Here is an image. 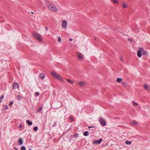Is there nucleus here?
<instances>
[{"label":"nucleus","instance_id":"nucleus-19","mask_svg":"<svg viewBox=\"0 0 150 150\" xmlns=\"http://www.w3.org/2000/svg\"><path fill=\"white\" fill-rule=\"evenodd\" d=\"M111 1L114 4H118V1L116 0H111Z\"/></svg>","mask_w":150,"mask_h":150},{"label":"nucleus","instance_id":"nucleus-40","mask_svg":"<svg viewBox=\"0 0 150 150\" xmlns=\"http://www.w3.org/2000/svg\"><path fill=\"white\" fill-rule=\"evenodd\" d=\"M120 59L122 61V58H120Z\"/></svg>","mask_w":150,"mask_h":150},{"label":"nucleus","instance_id":"nucleus-23","mask_svg":"<svg viewBox=\"0 0 150 150\" xmlns=\"http://www.w3.org/2000/svg\"><path fill=\"white\" fill-rule=\"evenodd\" d=\"M83 134L85 136H87L88 135L89 132L88 131L85 132H84Z\"/></svg>","mask_w":150,"mask_h":150},{"label":"nucleus","instance_id":"nucleus-41","mask_svg":"<svg viewBox=\"0 0 150 150\" xmlns=\"http://www.w3.org/2000/svg\"><path fill=\"white\" fill-rule=\"evenodd\" d=\"M128 40H130L131 42H132V41L130 40V39H129Z\"/></svg>","mask_w":150,"mask_h":150},{"label":"nucleus","instance_id":"nucleus-34","mask_svg":"<svg viewBox=\"0 0 150 150\" xmlns=\"http://www.w3.org/2000/svg\"><path fill=\"white\" fill-rule=\"evenodd\" d=\"M22 125H21V124H20V125L19 126H18V127L20 128H22Z\"/></svg>","mask_w":150,"mask_h":150},{"label":"nucleus","instance_id":"nucleus-20","mask_svg":"<svg viewBox=\"0 0 150 150\" xmlns=\"http://www.w3.org/2000/svg\"><path fill=\"white\" fill-rule=\"evenodd\" d=\"M144 88L145 89L149 90V87L146 84H144Z\"/></svg>","mask_w":150,"mask_h":150},{"label":"nucleus","instance_id":"nucleus-27","mask_svg":"<svg viewBox=\"0 0 150 150\" xmlns=\"http://www.w3.org/2000/svg\"><path fill=\"white\" fill-rule=\"evenodd\" d=\"M132 103H133V105L134 106H137L138 105V104L137 103L134 102V101H133L132 102Z\"/></svg>","mask_w":150,"mask_h":150},{"label":"nucleus","instance_id":"nucleus-5","mask_svg":"<svg viewBox=\"0 0 150 150\" xmlns=\"http://www.w3.org/2000/svg\"><path fill=\"white\" fill-rule=\"evenodd\" d=\"M67 22L66 20H64L62 21V25L63 28L66 29L67 27Z\"/></svg>","mask_w":150,"mask_h":150},{"label":"nucleus","instance_id":"nucleus-39","mask_svg":"<svg viewBox=\"0 0 150 150\" xmlns=\"http://www.w3.org/2000/svg\"><path fill=\"white\" fill-rule=\"evenodd\" d=\"M122 84H123V85H124V84H125V83L124 82H122Z\"/></svg>","mask_w":150,"mask_h":150},{"label":"nucleus","instance_id":"nucleus-32","mask_svg":"<svg viewBox=\"0 0 150 150\" xmlns=\"http://www.w3.org/2000/svg\"><path fill=\"white\" fill-rule=\"evenodd\" d=\"M39 93L38 92H36L35 93V95L37 96H38L39 95Z\"/></svg>","mask_w":150,"mask_h":150},{"label":"nucleus","instance_id":"nucleus-3","mask_svg":"<svg viewBox=\"0 0 150 150\" xmlns=\"http://www.w3.org/2000/svg\"><path fill=\"white\" fill-rule=\"evenodd\" d=\"M34 36L38 41L40 42H42V39L41 36L40 35L37 33H35L34 34Z\"/></svg>","mask_w":150,"mask_h":150},{"label":"nucleus","instance_id":"nucleus-28","mask_svg":"<svg viewBox=\"0 0 150 150\" xmlns=\"http://www.w3.org/2000/svg\"><path fill=\"white\" fill-rule=\"evenodd\" d=\"M17 97L18 100H19L21 98V96L20 95H17Z\"/></svg>","mask_w":150,"mask_h":150},{"label":"nucleus","instance_id":"nucleus-26","mask_svg":"<svg viewBox=\"0 0 150 150\" xmlns=\"http://www.w3.org/2000/svg\"><path fill=\"white\" fill-rule=\"evenodd\" d=\"M4 96L3 95H2L1 97H0V103L1 102V100L4 99Z\"/></svg>","mask_w":150,"mask_h":150},{"label":"nucleus","instance_id":"nucleus-31","mask_svg":"<svg viewBox=\"0 0 150 150\" xmlns=\"http://www.w3.org/2000/svg\"><path fill=\"white\" fill-rule=\"evenodd\" d=\"M58 41L59 42L61 41V38L60 37H58Z\"/></svg>","mask_w":150,"mask_h":150},{"label":"nucleus","instance_id":"nucleus-18","mask_svg":"<svg viewBox=\"0 0 150 150\" xmlns=\"http://www.w3.org/2000/svg\"><path fill=\"white\" fill-rule=\"evenodd\" d=\"M122 79L121 78H117L116 79L117 81L119 83L120 82L122 81Z\"/></svg>","mask_w":150,"mask_h":150},{"label":"nucleus","instance_id":"nucleus-7","mask_svg":"<svg viewBox=\"0 0 150 150\" xmlns=\"http://www.w3.org/2000/svg\"><path fill=\"white\" fill-rule=\"evenodd\" d=\"M78 85L81 86H83L86 85V83L85 82L83 81H79L78 82Z\"/></svg>","mask_w":150,"mask_h":150},{"label":"nucleus","instance_id":"nucleus-21","mask_svg":"<svg viewBox=\"0 0 150 150\" xmlns=\"http://www.w3.org/2000/svg\"><path fill=\"white\" fill-rule=\"evenodd\" d=\"M125 143L127 145H129L131 144V142L129 141L128 140L126 141L125 142Z\"/></svg>","mask_w":150,"mask_h":150},{"label":"nucleus","instance_id":"nucleus-24","mask_svg":"<svg viewBox=\"0 0 150 150\" xmlns=\"http://www.w3.org/2000/svg\"><path fill=\"white\" fill-rule=\"evenodd\" d=\"M66 80L70 83L71 84H73L74 83V82L68 79H66Z\"/></svg>","mask_w":150,"mask_h":150},{"label":"nucleus","instance_id":"nucleus-38","mask_svg":"<svg viewBox=\"0 0 150 150\" xmlns=\"http://www.w3.org/2000/svg\"><path fill=\"white\" fill-rule=\"evenodd\" d=\"M92 127H91V126H90L88 127V128L90 129V128H92Z\"/></svg>","mask_w":150,"mask_h":150},{"label":"nucleus","instance_id":"nucleus-11","mask_svg":"<svg viewBox=\"0 0 150 150\" xmlns=\"http://www.w3.org/2000/svg\"><path fill=\"white\" fill-rule=\"evenodd\" d=\"M40 78L42 79H43L45 77V74H44L42 73L40 75Z\"/></svg>","mask_w":150,"mask_h":150},{"label":"nucleus","instance_id":"nucleus-6","mask_svg":"<svg viewBox=\"0 0 150 150\" xmlns=\"http://www.w3.org/2000/svg\"><path fill=\"white\" fill-rule=\"evenodd\" d=\"M76 54L79 59H82L83 57V56L79 52H76Z\"/></svg>","mask_w":150,"mask_h":150},{"label":"nucleus","instance_id":"nucleus-36","mask_svg":"<svg viewBox=\"0 0 150 150\" xmlns=\"http://www.w3.org/2000/svg\"><path fill=\"white\" fill-rule=\"evenodd\" d=\"M70 119H71V121H73V120H74L73 119V118H70Z\"/></svg>","mask_w":150,"mask_h":150},{"label":"nucleus","instance_id":"nucleus-2","mask_svg":"<svg viewBox=\"0 0 150 150\" xmlns=\"http://www.w3.org/2000/svg\"><path fill=\"white\" fill-rule=\"evenodd\" d=\"M47 7L49 9L54 12H56L58 11L57 7L54 5L51 4L49 5H47Z\"/></svg>","mask_w":150,"mask_h":150},{"label":"nucleus","instance_id":"nucleus-33","mask_svg":"<svg viewBox=\"0 0 150 150\" xmlns=\"http://www.w3.org/2000/svg\"><path fill=\"white\" fill-rule=\"evenodd\" d=\"M13 103V102H11L10 103H9V106H10V107H11V105H12Z\"/></svg>","mask_w":150,"mask_h":150},{"label":"nucleus","instance_id":"nucleus-15","mask_svg":"<svg viewBox=\"0 0 150 150\" xmlns=\"http://www.w3.org/2000/svg\"><path fill=\"white\" fill-rule=\"evenodd\" d=\"M131 123L132 124H133L134 125H137L138 124V123L137 122L135 121H133L131 122Z\"/></svg>","mask_w":150,"mask_h":150},{"label":"nucleus","instance_id":"nucleus-8","mask_svg":"<svg viewBox=\"0 0 150 150\" xmlns=\"http://www.w3.org/2000/svg\"><path fill=\"white\" fill-rule=\"evenodd\" d=\"M102 140L103 139H100L98 140H93V144H100Z\"/></svg>","mask_w":150,"mask_h":150},{"label":"nucleus","instance_id":"nucleus-30","mask_svg":"<svg viewBox=\"0 0 150 150\" xmlns=\"http://www.w3.org/2000/svg\"><path fill=\"white\" fill-rule=\"evenodd\" d=\"M26 148L24 146H22L21 147V150H25Z\"/></svg>","mask_w":150,"mask_h":150},{"label":"nucleus","instance_id":"nucleus-9","mask_svg":"<svg viewBox=\"0 0 150 150\" xmlns=\"http://www.w3.org/2000/svg\"><path fill=\"white\" fill-rule=\"evenodd\" d=\"M19 87L18 84L16 82H14L13 85V88L15 89L18 88Z\"/></svg>","mask_w":150,"mask_h":150},{"label":"nucleus","instance_id":"nucleus-25","mask_svg":"<svg viewBox=\"0 0 150 150\" xmlns=\"http://www.w3.org/2000/svg\"><path fill=\"white\" fill-rule=\"evenodd\" d=\"M8 109V106L7 105H6L5 106V107L2 110H6Z\"/></svg>","mask_w":150,"mask_h":150},{"label":"nucleus","instance_id":"nucleus-10","mask_svg":"<svg viewBox=\"0 0 150 150\" xmlns=\"http://www.w3.org/2000/svg\"><path fill=\"white\" fill-rule=\"evenodd\" d=\"M142 53L140 48H139V50L137 51V55L139 57H141L142 55Z\"/></svg>","mask_w":150,"mask_h":150},{"label":"nucleus","instance_id":"nucleus-14","mask_svg":"<svg viewBox=\"0 0 150 150\" xmlns=\"http://www.w3.org/2000/svg\"><path fill=\"white\" fill-rule=\"evenodd\" d=\"M122 6L123 8H126L127 7V5L124 1L123 2L122 4Z\"/></svg>","mask_w":150,"mask_h":150},{"label":"nucleus","instance_id":"nucleus-1","mask_svg":"<svg viewBox=\"0 0 150 150\" xmlns=\"http://www.w3.org/2000/svg\"><path fill=\"white\" fill-rule=\"evenodd\" d=\"M50 74L54 78H56L57 80L62 82L64 81V79L61 77V76L56 72L53 71H52L50 72Z\"/></svg>","mask_w":150,"mask_h":150},{"label":"nucleus","instance_id":"nucleus-12","mask_svg":"<svg viewBox=\"0 0 150 150\" xmlns=\"http://www.w3.org/2000/svg\"><path fill=\"white\" fill-rule=\"evenodd\" d=\"M18 144H19L21 145L23 143V140L21 138H20L18 140Z\"/></svg>","mask_w":150,"mask_h":150},{"label":"nucleus","instance_id":"nucleus-42","mask_svg":"<svg viewBox=\"0 0 150 150\" xmlns=\"http://www.w3.org/2000/svg\"><path fill=\"white\" fill-rule=\"evenodd\" d=\"M31 13L32 14H33V12H31Z\"/></svg>","mask_w":150,"mask_h":150},{"label":"nucleus","instance_id":"nucleus-17","mask_svg":"<svg viewBox=\"0 0 150 150\" xmlns=\"http://www.w3.org/2000/svg\"><path fill=\"white\" fill-rule=\"evenodd\" d=\"M45 3V4H46L47 7V5H49L50 4H51V3L48 1L47 0H44Z\"/></svg>","mask_w":150,"mask_h":150},{"label":"nucleus","instance_id":"nucleus-35","mask_svg":"<svg viewBox=\"0 0 150 150\" xmlns=\"http://www.w3.org/2000/svg\"><path fill=\"white\" fill-rule=\"evenodd\" d=\"M69 41H71L73 40V39L72 38H70L69 39Z\"/></svg>","mask_w":150,"mask_h":150},{"label":"nucleus","instance_id":"nucleus-29","mask_svg":"<svg viewBox=\"0 0 150 150\" xmlns=\"http://www.w3.org/2000/svg\"><path fill=\"white\" fill-rule=\"evenodd\" d=\"M38 129V128L37 127H35L33 128L34 130L35 131H37Z\"/></svg>","mask_w":150,"mask_h":150},{"label":"nucleus","instance_id":"nucleus-16","mask_svg":"<svg viewBox=\"0 0 150 150\" xmlns=\"http://www.w3.org/2000/svg\"><path fill=\"white\" fill-rule=\"evenodd\" d=\"M140 50H141L142 54H146V52L142 48H140Z\"/></svg>","mask_w":150,"mask_h":150},{"label":"nucleus","instance_id":"nucleus-13","mask_svg":"<svg viewBox=\"0 0 150 150\" xmlns=\"http://www.w3.org/2000/svg\"><path fill=\"white\" fill-rule=\"evenodd\" d=\"M26 122L29 125H31L33 124L32 122L30 121L29 120H27L26 121Z\"/></svg>","mask_w":150,"mask_h":150},{"label":"nucleus","instance_id":"nucleus-4","mask_svg":"<svg viewBox=\"0 0 150 150\" xmlns=\"http://www.w3.org/2000/svg\"><path fill=\"white\" fill-rule=\"evenodd\" d=\"M99 120L100 123L102 125L104 126L105 125L106 122L105 120L102 117H99Z\"/></svg>","mask_w":150,"mask_h":150},{"label":"nucleus","instance_id":"nucleus-37","mask_svg":"<svg viewBox=\"0 0 150 150\" xmlns=\"http://www.w3.org/2000/svg\"><path fill=\"white\" fill-rule=\"evenodd\" d=\"M45 29L47 30H48V28L47 27H45Z\"/></svg>","mask_w":150,"mask_h":150},{"label":"nucleus","instance_id":"nucleus-22","mask_svg":"<svg viewBox=\"0 0 150 150\" xmlns=\"http://www.w3.org/2000/svg\"><path fill=\"white\" fill-rule=\"evenodd\" d=\"M42 109V107H40L38 108L37 110V112H40L41 111Z\"/></svg>","mask_w":150,"mask_h":150}]
</instances>
